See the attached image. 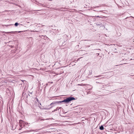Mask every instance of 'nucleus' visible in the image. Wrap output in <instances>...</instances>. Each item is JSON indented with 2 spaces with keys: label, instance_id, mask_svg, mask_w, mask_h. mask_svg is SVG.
Returning a JSON list of instances; mask_svg holds the SVG:
<instances>
[{
  "label": "nucleus",
  "instance_id": "f257e3e1",
  "mask_svg": "<svg viewBox=\"0 0 134 134\" xmlns=\"http://www.w3.org/2000/svg\"><path fill=\"white\" fill-rule=\"evenodd\" d=\"M75 99L74 97H70L68 98H67L63 100L59 101L58 102H59L60 103H61L62 102H65L66 103H67L71 101L75 100Z\"/></svg>",
  "mask_w": 134,
  "mask_h": 134
},
{
  "label": "nucleus",
  "instance_id": "f03ea898",
  "mask_svg": "<svg viewBox=\"0 0 134 134\" xmlns=\"http://www.w3.org/2000/svg\"><path fill=\"white\" fill-rule=\"evenodd\" d=\"M64 37L66 38L65 39H64L63 40L62 39V40L58 39L57 41H58L59 43H60L61 42H62V45H64L65 44H64V43L67 40V36L66 35H65Z\"/></svg>",
  "mask_w": 134,
  "mask_h": 134
},
{
  "label": "nucleus",
  "instance_id": "7ed1b4c3",
  "mask_svg": "<svg viewBox=\"0 0 134 134\" xmlns=\"http://www.w3.org/2000/svg\"><path fill=\"white\" fill-rule=\"evenodd\" d=\"M62 108V107H60L59 108L57 107V108L54 110L53 111V112H55L56 111H57V110H59V109H60V108Z\"/></svg>",
  "mask_w": 134,
  "mask_h": 134
},
{
  "label": "nucleus",
  "instance_id": "20e7f679",
  "mask_svg": "<svg viewBox=\"0 0 134 134\" xmlns=\"http://www.w3.org/2000/svg\"><path fill=\"white\" fill-rule=\"evenodd\" d=\"M33 131V130H27L26 131H25L24 132H31V131Z\"/></svg>",
  "mask_w": 134,
  "mask_h": 134
},
{
  "label": "nucleus",
  "instance_id": "39448f33",
  "mask_svg": "<svg viewBox=\"0 0 134 134\" xmlns=\"http://www.w3.org/2000/svg\"><path fill=\"white\" fill-rule=\"evenodd\" d=\"M99 129L101 130H103L104 129V127L103 126H101L99 127Z\"/></svg>",
  "mask_w": 134,
  "mask_h": 134
},
{
  "label": "nucleus",
  "instance_id": "423d86ee",
  "mask_svg": "<svg viewBox=\"0 0 134 134\" xmlns=\"http://www.w3.org/2000/svg\"><path fill=\"white\" fill-rule=\"evenodd\" d=\"M57 103L58 102H53L52 103L50 104V105H51L53 104H54L56 103Z\"/></svg>",
  "mask_w": 134,
  "mask_h": 134
},
{
  "label": "nucleus",
  "instance_id": "0eeeda50",
  "mask_svg": "<svg viewBox=\"0 0 134 134\" xmlns=\"http://www.w3.org/2000/svg\"><path fill=\"white\" fill-rule=\"evenodd\" d=\"M97 25L98 26H101L102 25V24L101 23H99V24H97Z\"/></svg>",
  "mask_w": 134,
  "mask_h": 134
},
{
  "label": "nucleus",
  "instance_id": "6e6552de",
  "mask_svg": "<svg viewBox=\"0 0 134 134\" xmlns=\"http://www.w3.org/2000/svg\"><path fill=\"white\" fill-rule=\"evenodd\" d=\"M18 23H16L14 24V25L16 26H17L18 25Z\"/></svg>",
  "mask_w": 134,
  "mask_h": 134
},
{
  "label": "nucleus",
  "instance_id": "1a4fd4ad",
  "mask_svg": "<svg viewBox=\"0 0 134 134\" xmlns=\"http://www.w3.org/2000/svg\"><path fill=\"white\" fill-rule=\"evenodd\" d=\"M101 76H102V75H99V76H96L95 77H100Z\"/></svg>",
  "mask_w": 134,
  "mask_h": 134
},
{
  "label": "nucleus",
  "instance_id": "9d476101",
  "mask_svg": "<svg viewBox=\"0 0 134 134\" xmlns=\"http://www.w3.org/2000/svg\"><path fill=\"white\" fill-rule=\"evenodd\" d=\"M13 32V31H12V32H7L8 33H11V32Z\"/></svg>",
  "mask_w": 134,
  "mask_h": 134
},
{
  "label": "nucleus",
  "instance_id": "9b49d317",
  "mask_svg": "<svg viewBox=\"0 0 134 134\" xmlns=\"http://www.w3.org/2000/svg\"><path fill=\"white\" fill-rule=\"evenodd\" d=\"M96 17H100L99 16H95Z\"/></svg>",
  "mask_w": 134,
  "mask_h": 134
},
{
  "label": "nucleus",
  "instance_id": "f8f14e48",
  "mask_svg": "<svg viewBox=\"0 0 134 134\" xmlns=\"http://www.w3.org/2000/svg\"><path fill=\"white\" fill-rule=\"evenodd\" d=\"M37 102H39V100L37 98Z\"/></svg>",
  "mask_w": 134,
  "mask_h": 134
},
{
  "label": "nucleus",
  "instance_id": "ddd939ff",
  "mask_svg": "<svg viewBox=\"0 0 134 134\" xmlns=\"http://www.w3.org/2000/svg\"><path fill=\"white\" fill-rule=\"evenodd\" d=\"M21 81L23 82H24V81H25V80H21Z\"/></svg>",
  "mask_w": 134,
  "mask_h": 134
},
{
  "label": "nucleus",
  "instance_id": "4468645a",
  "mask_svg": "<svg viewBox=\"0 0 134 134\" xmlns=\"http://www.w3.org/2000/svg\"><path fill=\"white\" fill-rule=\"evenodd\" d=\"M21 121H22V120H20V121H19V122H21Z\"/></svg>",
  "mask_w": 134,
  "mask_h": 134
},
{
  "label": "nucleus",
  "instance_id": "2eb2a0df",
  "mask_svg": "<svg viewBox=\"0 0 134 134\" xmlns=\"http://www.w3.org/2000/svg\"><path fill=\"white\" fill-rule=\"evenodd\" d=\"M96 8L95 7H92V8Z\"/></svg>",
  "mask_w": 134,
  "mask_h": 134
},
{
  "label": "nucleus",
  "instance_id": "dca6fc26",
  "mask_svg": "<svg viewBox=\"0 0 134 134\" xmlns=\"http://www.w3.org/2000/svg\"><path fill=\"white\" fill-rule=\"evenodd\" d=\"M130 17H131V18H133L134 19V17H133V16H131Z\"/></svg>",
  "mask_w": 134,
  "mask_h": 134
},
{
  "label": "nucleus",
  "instance_id": "f3484780",
  "mask_svg": "<svg viewBox=\"0 0 134 134\" xmlns=\"http://www.w3.org/2000/svg\"><path fill=\"white\" fill-rule=\"evenodd\" d=\"M44 37H46V38H47V37L46 36V35L44 36Z\"/></svg>",
  "mask_w": 134,
  "mask_h": 134
},
{
  "label": "nucleus",
  "instance_id": "a211bd4d",
  "mask_svg": "<svg viewBox=\"0 0 134 134\" xmlns=\"http://www.w3.org/2000/svg\"><path fill=\"white\" fill-rule=\"evenodd\" d=\"M49 119H46L45 120H49Z\"/></svg>",
  "mask_w": 134,
  "mask_h": 134
},
{
  "label": "nucleus",
  "instance_id": "6ab92c4d",
  "mask_svg": "<svg viewBox=\"0 0 134 134\" xmlns=\"http://www.w3.org/2000/svg\"><path fill=\"white\" fill-rule=\"evenodd\" d=\"M50 83H53V82H50Z\"/></svg>",
  "mask_w": 134,
  "mask_h": 134
},
{
  "label": "nucleus",
  "instance_id": "aec40b11",
  "mask_svg": "<svg viewBox=\"0 0 134 134\" xmlns=\"http://www.w3.org/2000/svg\"><path fill=\"white\" fill-rule=\"evenodd\" d=\"M27 124H28V123H26V124H26V125H27Z\"/></svg>",
  "mask_w": 134,
  "mask_h": 134
},
{
  "label": "nucleus",
  "instance_id": "412c9836",
  "mask_svg": "<svg viewBox=\"0 0 134 134\" xmlns=\"http://www.w3.org/2000/svg\"><path fill=\"white\" fill-rule=\"evenodd\" d=\"M22 128H21V129H19V130H21Z\"/></svg>",
  "mask_w": 134,
  "mask_h": 134
},
{
  "label": "nucleus",
  "instance_id": "4be33fe9",
  "mask_svg": "<svg viewBox=\"0 0 134 134\" xmlns=\"http://www.w3.org/2000/svg\"><path fill=\"white\" fill-rule=\"evenodd\" d=\"M43 26H44V25H42L41 26H42V27Z\"/></svg>",
  "mask_w": 134,
  "mask_h": 134
},
{
  "label": "nucleus",
  "instance_id": "5701e85b",
  "mask_svg": "<svg viewBox=\"0 0 134 134\" xmlns=\"http://www.w3.org/2000/svg\"><path fill=\"white\" fill-rule=\"evenodd\" d=\"M84 41L83 40H82L81 41Z\"/></svg>",
  "mask_w": 134,
  "mask_h": 134
},
{
  "label": "nucleus",
  "instance_id": "b1692460",
  "mask_svg": "<svg viewBox=\"0 0 134 134\" xmlns=\"http://www.w3.org/2000/svg\"><path fill=\"white\" fill-rule=\"evenodd\" d=\"M96 83H99V82H96Z\"/></svg>",
  "mask_w": 134,
  "mask_h": 134
},
{
  "label": "nucleus",
  "instance_id": "393cba45",
  "mask_svg": "<svg viewBox=\"0 0 134 134\" xmlns=\"http://www.w3.org/2000/svg\"><path fill=\"white\" fill-rule=\"evenodd\" d=\"M99 7L98 6H97V7Z\"/></svg>",
  "mask_w": 134,
  "mask_h": 134
},
{
  "label": "nucleus",
  "instance_id": "a878e982",
  "mask_svg": "<svg viewBox=\"0 0 134 134\" xmlns=\"http://www.w3.org/2000/svg\"><path fill=\"white\" fill-rule=\"evenodd\" d=\"M21 32L20 31H18V32Z\"/></svg>",
  "mask_w": 134,
  "mask_h": 134
},
{
  "label": "nucleus",
  "instance_id": "bb28decb",
  "mask_svg": "<svg viewBox=\"0 0 134 134\" xmlns=\"http://www.w3.org/2000/svg\"><path fill=\"white\" fill-rule=\"evenodd\" d=\"M94 11H96L95 10H93Z\"/></svg>",
  "mask_w": 134,
  "mask_h": 134
},
{
  "label": "nucleus",
  "instance_id": "cd10ccee",
  "mask_svg": "<svg viewBox=\"0 0 134 134\" xmlns=\"http://www.w3.org/2000/svg\"><path fill=\"white\" fill-rule=\"evenodd\" d=\"M40 105H41V103H40Z\"/></svg>",
  "mask_w": 134,
  "mask_h": 134
},
{
  "label": "nucleus",
  "instance_id": "c85d7f7f",
  "mask_svg": "<svg viewBox=\"0 0 134 134\" xmlns=\"http://www.w3.org/2000/svg\"><path fill=\"white\" fill-rule=\"evenodd\" d=\"M87 40H84V41H86Z\"/></svg>",
  "mask_w": 134,
  "mask_h": 134
}]
</instances>
